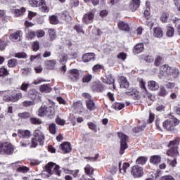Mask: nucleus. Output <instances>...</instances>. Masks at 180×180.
<instances>
[{"label":"nucleus","instance_id":"obj_1","mask_svg":"<svg viewBox=\"0 0 180 180\" xmlns=\"http://www.w3.org/2000/svg\"><path fill=\"white\" fill-rule=\"evenodd\" d=\"M34 138L32 139L31 148H36L39 143L40 145L44 143V134L40 129H36L33 133Z\"/></svg>","mask_w":180,"mask_h":180},{"label":"nucleus","instance_id":"obj_2","mask_svg":"<svg viewBox=\"0 0 180 180\" xmlns=\"http://www.w3.org/2000/svg\"><path fill=\"white\" fill-rule=\"evenodd\" d=\"M179 146V138H176L174 141L169 142L168 147L170 148L167 150V154L169 157H178L179 152L178 146Z\"/></svg>","mask_w":180,"mask_h":180},{"label":"nucleus","instance_id":"obj_3","mask_svg":"<svg viewBox=\"0 0 180 180\" xmlns=\"http://www.w3.org/2000/svg\"><path fill=\"white\" fill-rule=\"evenodd\" d=\"M45 169L46 172H48V174H50V175H53V174H55V175H58V176H60L61 175L60 167L53 162H49L45 166Z\"/></svg>","mask_w":180,"mask_h":180},{"label":"nucleus","instance_id":"obj_4","mask_svg":"<svg viewBox=\"0 0 180 180\" xmlns=\"http://www.w3.org/2000/svg\"><path fill=\"white\" fill-rule=\"evenodd\" d=\"M179 124V120L176 118H172L171 120H167L163 122V127L166 129L168 131H172L174 130L176 124Z\"/></svg>","mask_w":180,"mask_h":180},{"label":"nucleus","instance_id":"obj_5","mask_svg":"<svg viewBox=\"0 0 180 180\" xmlns=\"http://www.w3.org/2000/svg\"><path fill=\"white\" fill-rule=\"evenodd\" d=\"M118 137L120 138L121 144L120 153L122 155L124 154V150L128 147L127 141L129 140V137L123 133H118Z\"/></svg>","mask_w":180,"mask_h":180},{"label":"nucleus","instance_id":"obj_6","mask_svg":"<svg viewBox=\"0 0 180 180\" xmlns=\"http://www.w3.org/2000/svg\"><path fill=\"white\" fill-rule=\"evenodd\" d=\"M162 71L166 72L169 75H172L173 78H178L179 77V70L176 68H171L168 65H163L161 67Z\"/></svg>","mask_w":180,"mask_h":180},{"label":"nucleus","instance_id":"obj_7","mask_svg":"<svg viewBox=\"0 0 180 180\" xmlns=\"http://www.w3.org/2000/svg\"><path fill=\"white\" fill-rule=\"evenodd\" d=\"M131 174L134 176V178H141L144 174L143 167L139 166H133L131 170Z\"/></svg>","mask_w":180,"mask_h":180},{"label":"nucleus","instance_id":"obj_8","mask_svg":"<svg viewBox=\"0 0 180 180\" xmlns=\"http://www.w3.org/2000/svg\"><path fill=\"white\" fill-rule=\"evenodd\" d=\"M27 96L32 101H41L40 94L34 89H30L27 91Z\"/></svg>","mask_w":180,"mask_h":180},{"label":"nucleus","instance_id":"obj_9","mask_svg":"<svg viewBox=\"0 0 180 180\" xmlns=\"http://www.w3.org/2000/svg\"><path fill=\"white\" fill-rule=\"evenodd\" d=\"M23 98V94L22 93H17L15 96H4V100L6 102H18L20 99Z\"/></svg>","mask_w":180,"mask_h":180},{"label":"nucleus","instance_id":"obj_10","mask_svg":"<svg viewBox=\"0 0 180 180\" xmlns=\"http://www.w3.org/2000/svg\"><path fill=\"white\" fill-rule=\"evenodd\" d=\"M22 35H23V32H22L21 30H18L14 33L11 34L9 36V39L10 40H11V41H14V42L20 41V40H22Z\"/></svg>","mask_w":180,"mask_h":180},{"label":"nucleus","instance_id":"obj_11","mask_svg":"<svg viewBox=\"0 0 180 180\" xmlns=\"http://www.w3.org/2000/svg\"><path fill=\"white\" fill-rule=\"evenodd\" d=\"M69 78L73 82L79 79V71L77 69H72L69 70Z\"/></svg>","mask_w":180,"mask_h":180},{"label":"nucleus","instance_id":"obj_12","mask_svg":"<svg viewBox=\"0 0 180 180\" xmlns=\"http://www.w3.org/2000/svg\"><path fill=\"white\" fill-rule=\"evenodd\" d=\"M126 94L128 96H131L135 101H138V99H140L141 98L140 92L136 89L131 88L129 91H127Z\"/></svg>","mask_w":180,"mask_h":180},{"label":"nucleus","instance_id":"obj_13","mask_svg":"<svg viewBox=\"0 0 180 180\" xmlns=\"http://www.w3.org/2000/svg\"><path fill=\"white\" fill-rule=\"evenodd\" d=\"M94 18H95V15L92 12L86 13L82 18V21L86 25H89V23H92L94 22Z\"/></svg>","mask_w":180,"mask_h":180},{"label":"nucleus","instance_id":"obj_14","mask_svg":"<svg viewBox=\"0 0 180 180\" xmlns=\"http://www.w3.org/2000/svg\"><path fill=\"white\" fill-rule=\"evenodd\" d=\"M60 150H62V153L63 154H68V153H71L72 148H71V143L70 142H64L60 146Z\"/></svg>","mask_w":180,"mask_h":180},{"label":"nucleus","instance_id":"obj_15","mask_svg":"<svg viewBox=\"0 0 180 180\" xmlns=\"http://www.w3.org/2000/svg\"><path fill=\"white\" fill-rule=\"evenodd\" d=\"M13 151H15V148H13V144L4 143V154L11 155V154H13Z\"/></svg>","mask_w":180,"mask_h":180},{"label":"nucleus","instance_id":"obj_16","mask_svg":"<svg viewBox=\"0 0 180 180\" xmlns=\"http://www.w3.org/2000/svg\"><path fill=\"white\" fill-rule=\"evenodd\" d=\"M119 82L120 88H124V89H127V88H129L130 86L129 81H127V79H126V77L124 76H121L120 77Z\"/></svg>","mask_w":180,"mask_h":180},{"label":"nucleus","instance_id":"obj_17","mask_svg":"<svg viewBox=\"0 0 180 180\" xmlns=\"http://www.w3.org/2000/svg\"><path fill=\"white\" fill-rule=\"evenodd\" d=\"M18 136L21 139H29L30 136H32V133L29 130H23V129H19L18 131Z\"/></svg>","mask_w":180,"mask_h":180},{"label":"nucleus","instance_id":"obj_18","mask_svg":"<svg viewBox=\"0 0 180 180\" xmlns=\"http://www.w3.org/2000/svg\"><path fill=\"white\" fill-rule=\"evenodd\" d=\"M94 59H95V53H85L82 56V60L84 61V63H89V61Z\"/></svg>","mask_w":180,"mask_h":180},{"label":"nucleus","instance_id":"obj_19","mask_svg":"<svg viewBox=\"0 0 180 180\" xmlns=\"http://www.w3.org/2000/svg\"><path fill=\"white\" fill-rule=\"evenodd\" d=\"M140 6V0H132L129 4V8L132 12L134 11H137L139 7Z\"/></svg>","mask_w":180,"mask_h":180},{"label":"nucleus","instance_id":"obj_20","mask_svg":"<svg viewBox=\"0 0 180 180\" xmlns=\"http://www.w3.org/2000/svg\"><path fill=\"white\" fill-rule=\"evenodd\" d=\"M148 88L151 91H158L160 86L158 83H156L155 81L150 80L148 82Z\"/></svg>","mask_w":180,"mask_h":180},{"label":"nucleus","instance_id":"obj_21","mask_svg":"<svg viewBox=\"0 0 180 180\" xmlns=\"http://www.w3.org/2000/svg\"><path fill=\"white\" fill-rule=\"evenodd\" d=\"M40 92H44L45 94H49L51 92V86H50V84H42L39 86Z\"/></svg>","mask_w":180,"mask_h":180},{"label":"nucleus","instance_id":"obj_22","mask_svg":"<svg viewBox=\"0 0 180 180\" xmlns=\"http://www.w3.org/2000/svg\"><path fill=\"white\" fill-rule=\"evenodd\" d=\"M119 168H120V172H121V174H126V171L127 169V168H130V164H129L128 162H124L122 165V162H120L119 163Z\"/></svg>","mask_w":180,"mask_h":180},{"label":"nucleus","instance_id":"obj_23","mask_svg":"<svg viewBox=\"0 0 180 180\" xmlns=\"http://www.w3.org/2000/svg\"><path fill=\"white\" fill-rule=\"evenodd\" d=\"M144 50V45L142 43L136 44L134 49V54H140Z\"/></svg>","mask_w":180,"mask_h":180},{"label":"nucleus","instance_id":"obj_24","mask_svg":"<svg viewBox=\"0 0 180 180\" xmlns=\"http://www.w3.org/2000/svg\"><path fill=\"white\" fill-rule=\"evenodd\" d=\"M150 162L154 164L155 165H158L161 162V156L160 155H153L150 157Z\"/></svg>","mask_w":180,"mask_h":180},{"label":"nucleus","instance_id":"obj_25","mask_svg":"<svg viewBox=\"0 0 180 180\" xmlns=\"http://www.w3.org/2000/svg\"><path fill=\"white\" fill-rule=\"evenodd\" d=\"M86 104L89 110H95L96 109V105H95V103L92 99L87 100Z\"/></svg>","mask_w":180,"mask_h":180},{"label":"nucleus","instance_id":"obj_26","mask_svg":"<svg viewBox=\"0 0 180 180\" xmlns=\"http://www.w3.org/2000/svg\"><path fill=\"white\" fill-rule=\"evenodd\" d=\"M38 7L39 8V11H41V12H44V13L49 12V8L46 5V1L44 0H42L40 2L39 6H38Z\"/></svg>","mask_w":180,"mask_h":180},{"label":"nucleus","instance_id":"obj_27","mask_svg":"<svg viewBox=\"0 0 180 180\" xmlns=\"http://www.w3.org/2000/svg\"><path fill=\"white\" fill-rule=\"evenodd\" d=\"M48 109L49 108H47L46 105H42L38 110V115L40 116V117H41L45 115H47Z\"/></svg>","mask_w":180,"mask_h":180},{"label":"nucleus","instance_id":"obj_28","mask_svg":"<svg viewBox=\"0 0 180 180\" xmlns=\"http://www.w3.org/2000/svg\"><path fill=\"white\" fill-rule=\"evenodd\" d=\"M118 27L120 30H124L125 32H129V30H130L129 25L124 22H120L118 23Z\"/></svg>","mask_w":180,"mask_h":180},{"label":"nucleus","instance_id":"obj_29","mask_svg":"<svg viewBox=\"0 0 180 180\" xmlns=\"http://www.w3.org/2000/svg\"><path fill=\"white\" fill-rule=\"evenodd\" d=\"M153 30H154L153 34L155 37H162V36L164 35V32L160 27L155 28Z\"/></svg>","mask_w":180,"mask_h":180},{"label":"nucleus","instance_id":"obj_30","mask_svg":"<svg viewBox=\"0 0 180 180\" xmlns=\"http://www.w3.org/2000/svg\"><path fill=\"white\" fill-rule=\"evenodd\" d=\"M48 32L49 34V39L52 41L53 40H56V38L57 37V34L56 33V30L53 28H49L48 30Z\"/></svg>","mask_w":180,"mask_h":180},{"label":"nucleus","instance_id":"obj_31","mask_svg":"<svg viewBox=\"0 0 180 180\" xmlns=\"http://www.w3.org/2000/svg\"><path fill=\"white\" fill-rule=\"evenodd\" d=\"M46 115L49 119H53L54 117V115H56V110H54V108L49 107Z\"/></svg>","mask_w":180,"mask_h":180},{"label":"nucleus","instance_id":"obj_32","mask_svg":"<svg viewBox=\"0 0 180 180\" xmlns=\"http://www.w3.org/2000/svg\"><path fill=\"white\" fill-rule=\"evenodd\" d=\"M94 168L92 167H91V165H87L85 167H84V172L86 175H89V176H91V175H94Z\"/></svg>","mask_w":180,"mask_h":180},{"label":"nucleus","instance_id":"obj_33","mask_svg":"<svg viewBox=\"0 0 180 180\" xmlns=\"http://www.w3.org/2000/svg\"><path fill=\"white\" fill-rule=\"evenodd\" d=\"M61 18L62 19H63V20H66V22H70L72 19V18L70 16V13L67 11H65L62 13Z\"/></svg>","mask_w":180,"mask_h":180},{"label":"nucleus","instance_id":"obj_34","mask_svg":"<svg viewBox=\"0 0 180 180\" xmlns=\"http://www.w3.org/2000/svg\"><path fill=\"white\" fill-rule=\"evenodd\" d=\"M42 0H28L29 5L32 6V8H37V6H40V2Z\"/></svg>","mask_w":180,"mask_h":180},{"label":"nucleus","instance_id":"obj_35","mask_svg":"<svg viewBox=\"0 0 180 180\" xmlns=\"http://www.w3.org/2000/svg\"><path fill=\"white\" fill-rule=\"evenodd\" d=\"M30 116L31 115L30 114L29 112H20L18 114V117H19V119H22V120L29 119Z\"/></svg>","mask_w":180,"mask_h":180},{"label":"nucleus","instance_id":"obj_36","mask_svg":"<svg viewBox=\"0 0 180 180\" xmlns=\"http://www.w3.org/2000/svg\"><path fill=\"white\" fill-rule=\"evenodd\" d=\"M136 164H140L141 165H144L147 162V158L144 156H140L136 160Z\"/></svg>","mask_w":180,"mask_h":180},{"label":"nucleus","instance_id":"obj_37","mask_svg":"<svg viewBox=\"0 0 180 180\" xmlns=\"http://www.w3.org/2000/svg\"><path fill=\"white\" fill-rule=\"evenodd\" d=\"M36 37V32L32 30L27 31L26 34V39L28 40H32V39H34Z\"/></svg>","mask_w":180,"mask_h":180},{"label":"nucleus","instance_id":"obj_38","mask_svg":"<svg viewBox=\"0 0 180 180\" xmlns=\"http://www.w3.org/2000/svg\"><path fill=\"white\" fill-rule=\"evenodd\" d=\"M26 12V8L21 7L19 9H15L14 13L15 16H21Z\"/></svg>","mask_w":180,"mask_h":180},{"label":"nucleus","instance_id":"obj_39","mask_svg":"<svg viewBox=\"0 0 180 180\" xmlns=\"http://www.w3.org/2000/svg\"><path fill=\"white\" fill-rule=\"evenodd\" d=\"M112 108L115 110H121L124 108V104L120 103H115L112 105Z\"/></svg>","mask_w":180,"mask_h":180},{"label":"nucleus","instance_id":"obj_40","mask_svg":"<svg viewBox=\"0 0 180 180\" xmlns=\"http://www.w3.org/2000/svg\"><path fill=\"white\" fill-rule=\"evenodd\" d=\"M159 96H167L168 95V91L165 89L164 86H161L158 91Z\"/></svg>","mask_w":180,"mask_h":180},{"label":"nucleus","instance_id":"obj_41","mask_svg":"<svg viewBox=\"0 0 180 180\" xmlns=\"http://www.w3.org/2000/svg\"><path fill=\"white\" fill-rule=\"evenodd\" d=\"M49 131L51 134H56L57 133V125L54 123L51 124L49 125Z\"/></svg>","mask_w":180,"mask_h":180},{"label":"nucleus","instance_id":"obj_42","mask_svg":"<svg viewBox=\"0 0 180 180\" xmlns=\"http://www.w3.org/2000/svg\"><path fill=\"white\" fill-rule=\"evenodd\" d=\"M146 9L144 11L143 15L144 16L147 17V16H150L151 11L150 10V3L148 1L146 2Z\"/></svg>","mask_w":180,"mask_h":180},{"label":"nucleus","instance_id":"obj_43","mask_svg":"<svg viewBox=\"0 0 180 180\" xmlns=\"http://www.w3.org/2000/svg\"><path fill=\"white\" fill-rule=\"evenodd\" d=\"M18 63V60L15 58H13V59H10L8 61V66L10 68H13V67H16V64Z\"/></svg>","mask_w":180,"mask_h":180},{"label":"nucleus","instance_id":"obj_44","mask_svg":"<svg viewBox=\"0 0 180 180\" xmlns=\"http://www.w3.org/2000/svg\"><path fill=\"white\" fill-rule=\"evenodd\" d=\"M17 172H22V174H26V172H29V167H26V166H21L19 167L17 169Z\"/></svg>","mask_w":180,"mask_h":180},{"label":"nucleus","instance_id":"obj_45","mask_svg":"<svg viewBox=\"0 0 180 180\" xmlns=\"http://www.w3.org/2000/svg\"><path fill=\"white\" fill-rule=\"evenodd\" d=\"M59 22L60 21L58 20L57 16L52 15L50 17V23H51V25H58Z\"/></svg>","mask_w":180,"mask_h":180},{"label":"nucleus","instance_id":"obj_46","mask_svg":"<svg viewBox=\"0 0 180 180\" xmlns=\"http://www.w3.org/2000/svg\"><path fill=\"white\" fill-rule=\"evenodd\" d=\"M8 46V42L6 41H4L0 39V51H4L6 49Z\"/></svg>","mask_w":180,"mask_h":180},{"label":"nucleus","instance_id":"obj_47","mask_svg":"<svg viewBox=\"0 0 180 180\" xmlns=\"http://www.w3.org/2000/svg\"><path fill=\"white\" fill-rule=\"evenodd\" d=\"M169 16V14H168V13H163L160 17V20H162L163 23H167Z\"/></svg>","mask_w":180,"mask_h":180},{"label":"nucleus","instance_id":"obj_48","mask_svg":"<svg viewBox=\"0 0 180 180\" xmlns=\"http://www.w3.org/2000/svg\"><path fill=\"white\" fill-rule=\"evenodd\" d=\"M23 106L25 108H29L30 106H33L35 105L34 101H25L22 103Z\"/></svg>","mask_w":180,"mask_h":180},{"label":"nucleus","instance_id":"obj_49","mask_svg":"<svg viewBox=\"0 0 180 180\" xmlns=\"http://www.w3.org/2000/svg\"><path fill=\"white\" fill-rule=\"evenodd\" d=\"M167 164L170 167H172V168L175 167L176 166V158H174V160H171L169 159L167 160Z\"/></svg>","mask_w":180,"mask_h":180},{"label":"nucleus","instance_id":"obj_50","mask_svg":"<svg viewBox=\"0 0 180 180\" xmlns=\"http://www.w3.org/2000/svg\"><path fill=\"white\" fill-rule=\"evenodd\" d=\"M166 34L168 37H172L174 36V27H168Z\"/></svg>","mask_w":180,"mask_h":180},{"label":"nucleus","instance_id":"obj_51","mask_svg":"<svg viewBox=\"0 0 180 180\" xmlns=\"http://www.w3.org/2000/svg\"><path fill=\"white\" fill-rule=\"evenodd\" d=\"M94 86L97 92H102V91H103V86L101 83H97Z\"/></svg>","mask_w":180,"mask_h":180},{"label":"nucleus","instance_id":"obj_52","mask_svg":"<svg viewBox=\"0 0 180 180\" xmlns=\"http://www.w3.org/2000/svg\"><path fill=\"white\" fill-rule=\"evenodd\" d=\"M35 34L38 39H40V37H44L46 32L43 30H39L36 32Z\"/></svg>","mask_w":180,"mask_h":180},{"label":"nucleus","instance_id":"obj_53","mask_svg":"<svg viewBox=\"0 0 180 180\" xmlns=\"http://www.w3.org/2000/svg\"><path fill=\"white\" fill-rule=\"evenodd\" d=\"M56 60H49L46 62V65H48V68H50L51 70L52 68H54V66L56 65Z\"/></svg>","mask_w":180,"mask_h":180},{"label":"nucleus","instance_id":"obj_54","mask_svg":"<svg viewBox=\"0 0 180 180\" xmlns=\"http://www.w3.org/2000/svg\"><path fill=\"white\" fill-rule=\"evenodd\" d=\"M56 123H57V124H59V126H64V124H65V120L60 118V117L58 116L56 120Z\"/></svg>","mask_w":180,"mask_h":180},{"label":"nucleus","instance_id":"obj_55","mask_svg":"<svg viewBox=\"0 0 180 180\" xmlns=\"http://www.w3.org/2000/svg\"><path fill=\"white\" fill-rule=\"evenodd\" d=\"M74 30H76V32L77 33H82L83 34L85 33L84 32V30H82V27H81V25H76L75 27H74Z\"/></svg>","mask_w":180,"mask_h":180},{"label":"nucleus","instance_id":"obj_56","mask_svg":"<svg viewBox=\"0 0 180 180\" xmlns=\"http://www.w3.org/2000/svg\"><path fill=\"white\" fill-rule=\"evenodd\" d=\"M144 129H146V125L135 127L133 129V131H134V133H140V131H143V130H144Z\"/></svg>","mask_w":180,"mask_h":180},{"label":"nucleus","instance_id":"obj_57","mask_svg":"<svg viewBox=\"0 0 180 180\" xmlns=\"http://www.w3.org/2000/svg\"><path fill=\"white\" fill-rule=\"evenodd\" d=\"M39 49H40V44H39V41H34L32 44V50L33 51H37V50H39Z\"/></svg>","mask_w":180,"mask_h":180},{"label":"nucleus","instance_id":"obj_58","mask_svg":"<svg viewBox=\"0 0 180 180\" xmlns=\"http://www.w3.org/2000/svg\"><path fill=\"white\" fill-rule=\"evenodd\" d=\"M26 56L25 52H20L15 53L14 57H16V58H26Z\"/></svg>","mask_w":180,"mask_h":180},{"label":"nucleus","instance_id":"obj_59","mask_svg":"<svg viewBox=\"0 0 180 180\" xmlns=\"http://www.w3.org/2000/svg\"><path fill=\"white\" fill-rule=\"evenodd\" d=\"M30 122L32 124H41V122L37 118L32 117L30 118Z\"/></svg>","mask_w":180,"mask_h":180},{"label":"nucleus","instance_id":"obj_60","mask_svg":"<svg viewBox=\"0 0 180 180\" xmlns=\"http://www.w3.org/2000/svg\"><path fill=\"white\" fill-rule=\"evenodd\" d=\"M29 85L30 84L27 83H22L20 89H21V91H24V92H27V88H29Z\"/></svg>","mask_w":180,"mask_h":180},{"label":"nucleus","instance_id":"obj_61","mask_svg":"<svg viewBox=\"0 0 180 180\" xmlns=\"http://www.w3.org/2000/svg\"><path fill=\"white\" fill-rule=\"evenodd\" d=\"M20 147H27V146H30V141H25L22 140L20 142Z\"/></svg>","mask_w":180,"mask_h":180},{"label":"nucleus","instance_id":"obj_62","mask_svg":"<svg viewBox=\"0 0 180 180\" xmlns=\"http://www.w3.org/2000/svg\"><path fill=\"white\" fill-rule=\"evenodd\" d=\"M92 79V75H87L83 77L82 81L83 82H89Z\"/></svg>","mask_w":180,"mask_h":180},{"label":"nucleus","instance_id":"obj_63","mask_svg":"<svg viewBox=\"0 0 180 180\" xmlns=\"http://www.w3.org/2000/svg\"><path fill=\"white\" fill-rule=\"evenodd\" d=\"M9 72H8V70L5 68H0V77H4V75H8Z\"/></svg>","mask_w":180,"mask_h":180},{"label":"nucleus","instance_id":"obj_64","mask_svg":"<svg viewBox=\"0 0 180 180\" xmlns=\"http://www.w3.org/2000/svg\"><path fill=\"white\" fill-rule=\"evenodd\" d=\"M162 180H175V179L174 178V176H171V175H167L165 176H162L161 178Z\"/></svg>","mask_w":180,"mask_h":180}]
</instances>
